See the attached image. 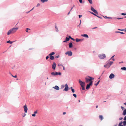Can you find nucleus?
I'll return each mask as SVG.
<instances>
[{
  "mask_svg": "<svg viewBox=\"0 0 126 126\" xmlns=\"http://www.w3.org/2000/svg\"><path fill=\"white\" fill-rule=\"evenodd\" d=\"M18 27L12 28L8 31L7 35H9L11 34L14 33L18 30Z\"/></svg>",
  "mask_w": 126,
  "mask_h": 126,
  "instance_id": "obj_1",
  "label": "nucleus"
},
{
  "mask_svg": "<svg viewBox=\"0 0 126 126\" xmlns=\"http://www.w3.org/2000/svg\"><path fill=\"white\" fill-rule=\"evenodd\" d=\"M85 79L86 80V83H88L89 82H92V83L93 81L92 80H94V78L93 77L88 76L85 78Z\"/></svg>",
  "mask_w": 126,
  "mask_h": 126,
  "instance_id": "obj_2",
  "label": "nucleus"
},
{
  "mask_svg": "<svg viewBox=\"0 0 126 126\" xmlns=\"http://www.w3.org/2000/svg\"><path fill=\"white\" fill-rule=\"evenodd\" d=\"M113 63V62L112 61H109L106 64L104 65V67L108 68Z\"/></svg>",
  "mask_w": 126,
  "mask_h": 126,
  "instance_id": "obj_3",
  "label": "nucleus"
},
{
  "mask_svg": "<svg viewBox=\"0 0 126 126\" xmlns=\"http://www.w3.org/2000/svg\"><path fill=\"white\" fill-rule=\"evenodd\" d=\"M98 57L100 59H103L105 58L106 57V56L105 54H99L98 55Z\"/></svg>",
  "mask_w": 126,
  "mask_h": 126,
  "instance_id": "obj_4",
  "label": "nucleus"
},
{
  "mask_svg": "<svg viewBox=\"0 0 126 126\" xmlns=\"http://www.w3.org/2000/svg\"><path fill=\"white\" fill-rule=\"evenodd\" d=\"M91 10L93 12H94L96 14H98V12L97 11L95 10L94 8L92 6L91 7Z\"/></svg>",
  "mask_w": 126,
  "mask_h": 126,
  "instance_id": "obj_5",
  "label": "nucleus"
},
{
  "mask_svg": "<svg viewBox=\"0 0 126 126\" xmlns=\"http://www.w3.org/2000/svg\"><path fill=\"white\" fill-rule=\"evenodd\" d=\"M79 81L80 83V85L81 86H84L85 85V83L84 82H83L80 80H79Z\"/></svg>",
  "mask_w": 126,
  "mask_h": 126,
  "instance_id": "obj_6",
  "label": "nucleus"
},
{
  "mask_svg": "<svg viewBox=\"0 0 126 126\" xmlns=\"http://www.w3.org/2000/svg\"><path fill=\"white\" fill-rule=\"evenodd\" d=\"M92 84V82H90V83L88 84L87 85L86 87V89L87 90H88L89 89L90 87V86Z\"/></svg>",
  "mask_w": 126,
  "mask_h": 126,
  "instance_id": "obj_7",
  "label": "nucleus"
},
{
  "mask_svg": "<svg viewBox=\"0 0 126 126\" xmlns=\"http://www.w3.org/2000/svg\"><path fill=\"white\" fill-rule=\"evenodd\" d=\"M23 108L24 111L25 113H26L27 112L28 108L27 105H25L23 106Z\"/></svg>",
  "mask_w": 126,
  "mask_h": 126,
  "instance_id": "obj_8",
  "label": "nucleus"
},
{
  "mask_svg": "<svg viewBox=\"0 0 126 126\" xmlns=\"http://www.w3.org/2000/svg\"><path fill=\"white\" fill-rule=\"evenodd\" d=\"M115 76L114 74L113 73L111 74L109 76V78L111 79L113 78Z\"/></svg>",
  "mask_w": 126,
  "mask_h": 126,
  "instance_id": "obj_9",
  "label": "nucleus"
},
{
  "mask_svg": "<svg viewBox=\"0 0 126 126\" xmlns=\"http://www.w3.org/2000/svg\"><path fill=\"white\" fill-rule=\"evenodd\" d=\"M56 66V64L55 62H53L52 66V68L53 70H55V69Z\"/></svg>",
  "mask_w": 126,
  "mask_h": 126,
  "instance_id": "obj_10",
  "label": "nucleus"
},
{
  "mask_svg": "<svg viewBox=\"0 0 126 126\" xmlns=\"http://www.w3.org/2000/svg\"><path fill=\"white\" fill-rule=\"evenodd\" d=\"M75 39H76V41L77 42H78L79 41L82 42L84 40V39H78V38H76Z\"/></svg>",
  "mask_w": 126,
  "mask_h": 126,
  "instance_id": "obj_11",
  "label": "nucleus"
},
{
  "mask_svg": "<svg viewBox=\"0 0 126 126\" xmlns=\"http://www.w3.org/2000/svg\"><path fill=\"white\" fill-rule=\"evenodd\" d=\"M65 54L66 55H68V56H71V51L67 52Z\"/></svg>",
  "mask_w": 126,
  "mask_h": 126,
  "instance_id": "obj_12",
  "label": "nucleus"
},
{
  "mask_svg": "<svg viewBox=\"0 0 126 126\" xmlns=\"http://www.w3.org/2000/svg\"><path fill=\"white\" fill-rule=\"evenodd\" d=\"M68 85H67V84H66L65 85V88L64 89V90L67 91L68 90Z\"/></svg>",
  "mask_w": 126,
  "mask_h": 126,
  "instance_id": "obj_13",
  "label": "nucleus"
},
{
  "mask_svg": "<svg viewBox=\"0 0 126 126\" xmlns=\"http://www.w3.org/2000/svg\"><path fill=\"white\" fill-rule=\"evenodd\" d=\"M81 36L85 38H88L89 37L88 35L86 34H82Z\"/></svg>",
  "mask_w": 126,
  "mask_h": 126,
  "instance_id": "obj_14",
  "label": "nucleus"
},
{
  "mask_svg": "<svg viewBox=\"0 0 126 126\" xmlns=\"http://www.w3.org/2000/svg\"><path fill=\"white\" fill-rule=\"evenodd\" d=\"M53 88H55L57 90H59V87L57 86H55V87H53Z\"/></svg>",
  "mask_w": 126,
  "mask_h": 126,
  "instance_id": "obj_15",
  "label": "nucleus"
},
{
  "mask_svg": "<svg viewBox=\"0 0 126 126\" xmlns=\"http://www.w3.org/2000/svg\"><path fill=\"white\" fill-rule=\"evenodd\" d=\"M65 40L63 41L64 42H66L67 41H68L70 39L68 37H66V38Z\"/></svg>",
  "mask_w": 126,
  "mask_h": 126,
  "instance_id": "obj_16",
  "label": "nucleus"
},
{
  "mask_svg": "<svg viewBox=\"0 0 126 126\" xmlns=\"http://www.w3.org/2000/svg\"><path fill=\"white\" fill-rule=\"evenodd\" d=\"M126 109H125L123 111V115H126Z\"/></svg>",
  "mask_w": 126,
  "mask_h": 126,
  "instance_id": "obj_17",
  "label": "nucleus"
},
{
  "mask_svg": "<svg viewBox=\"0 0 126 126\" xmlns=\"http://www.w3.org/2000/svg\"><path fill=\"white\" fill-rule=\"evenodd\" d=\"M123 123V122L122 121H121L119 124L118 126H123V125H122V124Z\"/></svg>",
  "mask_w": 126,
  "mask_h": 126,
  "instance_id": "obj_18",
  "label": "nucleus"
},
{
  "mask_svg": "<svg viewBox=\"0 0 126 126\" xmlns=\"http://www.w3.org/2000/svg\"><path fill=\"white\" fill-rule=\"evenodd\" d=\"M50 59L51 60H53L54 58V57L52 55H50Z\"/></svg>",
  "mask_w": 126,
  "mask_h": 126,
  "instance_id": "obj_19",
  "label": "nucleus"
},
{
  "mask_svg": "<svg viewBox=\"0 0 126 126\" xmlns=\"http://www.w3.org/2000/svg\"><path fill=\"white\" fill-rule=\"evenodd\" d=\"M121 69L123 70L126 71V68L125 67H121Z\"/></svg>",
  "mask_w": 126,
  "mask_h": 126,
  "instance_id": "obj_20",
  "label": "nucleus"
},
{
  "mask_svg": "<svg viewBox=\"0 0 126 126\" xmlns=\"http://www.w3.org/2000/svg\"><path fill=\"white\" fill-rule=\"evenodd\" d=\"M99 118L101 120H102L103 119V118L102 115H99Z\"/></svg>",
  "mask_w": 126,
  "mask_h": 126,
  "instance_id": "obj_21",
  "label": "nucleus"
},
{
  "mask_svg": "<svg viewBox=\"0 0 126 126\" xmlns=\"http://www.w3.org/2000/svg\"><path fill=\"white\" fill-rule=\"evenodd\" d=\"M103 16L106 19H107V18H108V19H111L112 18L111 17H107V16Z\"/></svg>",
  "mask_w": 126,
  "mask_h": 126,
  "instance_id": "obj_22",
  "label": "nucleus"
},
{
  "mask_svg": "<svg viewBox=\"0 0 126 126\" xmlns=\"http://www.w3.org/2000/svg\"><path fill=\"white\" fill-rule=\"evenodd\" d=\"M123 125L124 126H125L126 125V120L124 121L123 122Z\"/></svg>",
  "mask_w": 126,
  "mask_h": 126,
  "instance_id": "obj_23",
  "label": "nucleus"
},
{
  "mask_svg": "<svg viewBox=\"0 0 126 126\" xmlns=\"http://www.w3.org/2000/svg\"><path fill=\"white\" fill-rule=\"evenodd\" d=\"M48 1V0H41V1L43 3L47 2Z\"/></svg>",
  "mask_w": 126,
  "mask_h": 126,
  "instance_id": "obj_24",
  "label": "nucleus"
},
{
  "mask_svg": "<svg viewBox=\"0 0 126 126\" xmlns=\"http://www.w3.org/2000/svg\"><path fill=\"white\" fill-rule=\"evenodd\" d=\"M14 42V41L12 42V41H11L10 40H9L7 41V43H9L10 44H11L13 43V42Z\"/></svg>",
  "mask_w": 126,
  "mask_h": 126,
  "instance_id": "obj_25",
  "label": "nucleus"
},
{
  "mask_svg": "<svg viewBox=\"0 0 126 126\" xmlns=\"http://www.w3.org/2000/svg\"><path fill=\"white\" fill-rule=\"evenodd\" d=\"M55 27L56 29V31L57 32H58V29L56 25H55Z\"/></svg>",
  "mask_w": 126,
  "mask_h": 126,
  "instance_id": "obj_26",
  "label": "nucleus"
},
{
  "mask_svg": "<svg viewBox=\"0 0 126 126\" xmlns=\"http://www.w3.org/2000/svg\"><path fill=\"white\" fill-rule=\"evenodd\" d=\"M89 3L91 4H92V0H87Z\"/></svg>",
  "mask_w": 126,
  "mask_h": 126,
  "instance_id": "obj_27",
  "label": "nucleus"
},
{
  "mask_svg": "<svg viewBox=\"0 0 126 126\" xmlns=\"http://www.w3.org/2000/svg\"><path fill=\"white\" fill-rule=\"evenodd\" d=\"M114 55L113 56H112L111 57V58L109 60H110L111 59L113 61H114L115 60V59H114V58H113V57H114Z\"/></svg>",
  "mask_w": 126,
  "mask_h": 126,
  "instance_id": "obj_28",
  "label": "nucleus"
},
{
  "mask_svg": "<svg viewBox=\"0 0 126 126\" xmlns=\"http://www.w3.org/2000/svg\"><path fill=\"white\" fill-rule=\"evenodd\" d=\"M55 54V53L54 52H51L50 54L49 55H53Z\"/></svg>",
  "mask_w": 126,
  "mask_h": 126,
  "instance_id": "obj_29",
  "label": "nucleus"
},
{
  "mask_svg": "<svg viewBox=\"0 0 126 126\" xmlns=\"http://www.w3.org/2000/svg\"><path fill=\"white\" fill-rule=\"evenodd\" d=\"M51 74L52 75H54V76H55V72H52L51 73Z\"/></svg>",
  "mask_w": 126,
  "mask_h": 126,
  "instance_id": "obj_30",
  "label": "nucleus"
},
{
  "mask_svg": "<svg viewBox=\"0 0 126 126\" xmlns=\"http://www.w3.org/2000/svg\"><path fill=\"white\" fill-rule=\"evenodd\" d=\"M123 18H115V19H117L118 20H120V19H123Z\"/></svg>",
  "mask_w": 126,
  "mask_h": 126,
  "instance_id": "obj_31",
  "label": "nucleus"
},
{
  "mask_svg": "<svg viewBox=\"0 0 126 126\" xmlns=\"http://www.w3.org/2000/svg\"><path fill=\"white\" fill-rule=\"evenodd\" d=\"M100 82V81L99 80V81H98L97 82L96 84H95V85L96 86H97L99 84V82Z\"/></svg>",
  "mask_w": 126,
  "mask_h": 126,
  "instance_id": "obj_32",
  "label": "nucleus"
},
{
  "mask_svg": "<svg viewBox=\"0 0 126 126\" xmlns=\"http://www.w3.org/2000/svg\"><path fill=\"white\" fill-rule=\"evenodd\" d=\"M79 2L81 3H83V2L82 1V0H79Z\"/></svg>",
  "mask_w": 126,
  "mask_h": 126,
  "instance_id": "obj_33",
  "label": "nucleus"
},
{
  "mask_svg": "<svg viewBox=\"0 0 126 126\" xmlns=\"http://www.w3.org/2000/svg\"><path fill=\"white\" fill-rule=\"evenodd\" d=\"M82 87V90H85V88L84 87V86H81Z\"/></svg>",
  "mask_w": 126,
  "mask_h": 126,
  "instance_id": "obj_34",
  "label": "nucleus"
},
{
  "mask_svg": "<svg viewBox=\"0 0 126 126\" xmlns=\"http://www.w3.org/2000/svg\"><path fill=\"white\" fill-rule=\"evenodd\" d=\"M73 96L75 97V98H76L77 97V95L76 94H73Z\"/></svg>",
  "mask_w": 126,
  "mask_h": 126,
  "instance_id": "obj_35",
  "label": "nucleus"
},
{
  "mask_svg": "<svg viewBox=\"0 0 126 126\" xmlns=\"http://www.w3.org/2000/svg\"><path fill=\"white\" fill-rule=\"evenodd\" d=\"M30 29H29V28H27L26 29V31L27 32H28V30H30Z\"/></svg>",
  "mask_w": 126,
  "mask_h": 126,
  "instance_id": "obj_36",
  "label": "nucleus"
},
{
  "mask_svg": "<svg viewBox=\"0 0 126 126\" xmlns=\"http://www.w3.org/2000/svg\"><path fill=\"white\" fill-rule=\"evenodd\" d=\"M71 91L73 93H74L75 92V90L74 89H72V87H71Z\"/></svg>",
  "mask_w": 126,
  "mask_h": 126,
  "instance_id": "obj_37",
  "label": "nucleus"
},
{
  "mask_svg": "<svg viewBox=\"0 0 126 126\" xmlns=\"http://www.w3.org/2000/svg\"><path fill=\"white\" fill-rule=\"evenodd\" d=\"M90 13L91 14H93V15H94L95 16L96 15V14H95V13H93V12H90Z\"/></svg>",
  "mask_w": 126,
  "mask_h": 126,
  "instance_id": "obj_38",
  "label": "nucleus"
},
{
  "mask_svg": "<svg viewBox=\"0 0 126 126\" xmlns=\"http://www.w3.org/2000/svg\"><path fill=\"white\" fill-rule=\"evenodd\" d=\"M95 16H96L97 17H99V18H101V19L102 18V17H101L99 16H98L96 14V15H95Z\"/></svg>",
  "mask_w": 126,
  "mask_h": 126,
  "instance_id": "obj_39",
  "label": "nucleus"
},
{
  "mask_svg": "<svg viewBox=\"0 0 126 126\" xmlns=\"http://www.w3.org/2000/svg\"><path fill=\"white\" fill-rule=\"evenodd\" d=\"M69 47L70 48H71V42L69 44Z\"/></svg>",
  "mask_w": 126,
  "mask_h": 126,
  "instance_id": "obj_40",
  "label": "nucleus"
},
{
  "mask_svg": "<svg viewBox=\"0 0 126 126\" xmlns=\"http://www.w3.org/2000/svg\"><path fill=\"white\" fill-rule=\"evenodd\" d=\"M80 23L79 24L78 26V27H80L79 25H80V24H81V21L80 20Z\"/></svg>",
  "mask_w": 126,
  "mask_h": 126,
  "instance_id": "obj_41",
  "label": "nucleus"
},
{
  "mask_svg": "<svg viewBox=\"0 0 126 126\" xmlns=\"http://www.w3.org/2000/svg\"><path fill=\"white\" fill-rule=\"evenodd\" d=\"M60 66H62V67H63V69L64 70H65V68H64V67L63 65H60Z\"/></svg>",
  "mask_w": 126,
  "mask_h": 126,
  "instance_id": "obj_42",
  "label": "nucleus"
},
{
  "mask_svg": "<svg viewBox=\"0 0 126 126\" xmlns=\"http://www.w3.org/2000/svg\"><path fill=\"white\" fill-rule=\"evenodd\" d=\"M32 116L35 117V116L36 115L34 113V114H32Z\"/></svg>",
  "mask_w": 126,
  "mask_h": 126,
  "instance_id": "obj_43",
  "label": "nucleus"
},
{
  "mask_svg": "<svg viewBox=\"0 0 126 126\" xmlns=\"http://www.w3.org/2000/svg\"><path fill=\"white\" fill-rule=\"evenodd\" d=\"M82 15H79V18H80L81 17H82Z\"/></svg>",
  "mask_w": 126,
  "mask_h": 126,
  "instance_id": "obj_44",
  "label": "nucleus"
},
{
  "mask_svg": "<svg viewBox=\"0 0 126 126\" xmlns=\"http://www.w3.org/2000/svg\"><path fill=\"white\" fill-rule=\"evenodd\" d=\"M120 31H115V32L116 33H120Z\"/></svg>",
  "mask_w": 126,
  "mask_h": 126,
  "instance_id": "obj_45",
  "label": "nucleus"
},
{
  "mask_svg": "<svg viewBox=\"0 0 126 126\" xmlns=\"http://www.w3.org/2000/svg\"><path fill=\"white\" fill-rule=\"evenodd\" d=\"M121 15H125V13H122L121 14Z\"/></svg>",
  "mask_w": 126,
  "mask_h": 126,
  "instance_id": "obj_46",
  "label": "nucleus"
},
{
  "mask_svg": "<svg viewBox=\"0 0 126 126\" xmlns=\"http://www.w3.org/2000/svg\"><path fill=\"white\" fill-rule=\"evenodd\" d=\"M124 120H126V116H125L124 119Z\"/></svg>",
  "mask_w": 126,
  "mask_h": 126,
  "instance_id": "obj_47",
  "label": "nucleus"
},
{
  "mask_svg": "<svg viewBox=\"0 0 126 126\" xmlns=\"http://www.w3.org/2000/svg\"><path fill=\"white\" fill-rule=\"evenodd\" d=\"M26 115V114L24 113L23 114V117H24Z\"/></svg>",
  "mask_w": 126,
  "mask_h": 126,
  "instance_id": "obj_48",
  "label": "nucleus"
},
{
  "mask_svg": "<svg viewBox=\"0 0 126 126\" xmlns=\"http://www.w3.org/2000/svg\"><path fill=\"white\" fill-rule=\"evenodd\" d=\"M40 4L39 3H38L37 4V7L39 6H40Z\"/></svg>",
  "mask_w": 126,
  "mask_h": 126,
  "instance_id": "obj_49",
  "label": "nucleus"
},
{
  "mask_svg": "<svg viewBox=\"0 0 126 126\" xmlns=\"http://www.w3.org/2000/svg\"><path fill=\"white\" fill-rule=\"evenodd\" d=\"M123 119L122 117H120L119 119V120H122Z\"/></svg>",
  "mask_w": 126,
  "mask_h": 126,
  "instance_id": "obj_50",
  "label": "nucleus"
},
{
  "mask_svg": "<svg viewBox=\"0 0 126 126\" xmlns=\"http://www.w3.org/2000/svg\"><path fill=\"white\" fill-rule=\"evenodd\" d=\"M49 58V56H47V57H46V59L47 60V59H48V58Z\"/></svg>",
  "mask_w": 126,
  "mask_h": 126,
  "instance_id": "obj_51",
  "label": "nucleus"
},
{
  "mask_svg": "<svg viewBox=\"0 0 126 126\" xmlns=\"http://www.w3.org/2000/svg\"><path fill=\"white\" fill-rule=\"evenodd\" d=\"M58 73V75H61V74L60 72H59Z\"/></svg>",
  "mask_w": 126,
  "mask_h": 126,
  "instance_id": "obj_52",
  "label": "nucleus"
},
{
  "mask_svg": "<svg viewBox=\"0 0 126 126\" xmlns=\"http://www.w3.org/2000/svg\"><path fill=\"white\" fill-rule=\"evenodd\" d=\"M55 75H58V73L57 72H55Z\"/></svg>",
  "mask_w": 126,
  "mask_h": 126,
  "instance_id": "obj_53",
  "label": "nucleus"
},
{
  "mask_svg": "<svg viewBox=\"0 0 126 126\" xmlns=\"http://www.w3.org/2000/svg\"><path fill=\"white\" fill-rule=\"evenodd\" d=\"M121 108L122 110H123L124 109V107H123L121 106Z\"/></svg>",
  "mask_w": 126,
  "mask_h": 126,
  "instance_id": "obj_54",
  "label": "nucleus"
},
{
  "mask_svg": "<svg viewBox=\"0 0 126 126\" xmlns=\"http://www.w3.org/2000/svg\"><path fill=\"white\" fill-rule=\"evenodd\" d=\"M118 30H120V31H123V29H118Z\"/></svg>",
  "mask_w": 126,
  "mask_h": 126,
  "instance_id": "obj_55",
  "label": "nucleus"
},
{
  "mask_svg": "<svg viewBox=\"0 0 126 126\" xmlns=\"http://www.w3.org/2000/svg\"><path fill=\"white\" fill-rule=\"evenodd\" d=\"M120 33H121L122 34H124V33L123 32H120Z\"/></svg>",
  "mask_w": 126,
  "mask_h": 126,
  "instance_id": "obj_56",
  "label": "nucleus"
},
{
  "mask_svg": "<svg viewBox=\"0 0 126 126\" xmlns=\"http://www.w3.org/2000/svg\"><path fill=\"white\" fill-rule=\"evenodd\" d=\"M12 76L14 78H16L17 77V76L16 75H15V76H14L13 75H12Z\"/></svg>",
  "mask_w": 126,
  "mask_h": 126,
  "instance_id": "obj_57",
  "label": "nucleus"
},
{
  "mask_svg": "<svg viewBox=\"0 0 126 126\" xmlns=\"http://www.w3.org/2000/svg\"><path fill=\"white\" fill-rule=\"evenodd\" d=\"M123 31L125 32H126V28L125 29H123Z\"/></svg>",
  "mask_w": 126,
  "mask_h": 126,
  "instance_id": "obj_58",
  "label": "nucleus"
},
{
  "mask_svg": "<svg viewBox=\"0 0 126 126\" xmlns=\"http://www.w3.org/2000/svg\"><path fill=\"white\" fill-rule=\"evenodd\" d=\"M37 113V111H35L34 112V113L35 114H36Z\"/></svg>",
  "mask_w": 126,
  "mask_h": 126,
  "instance_id": "obj_59",
  "label": "nucleus"
},
{
  "mask_svg": "<svg viewBox=\"0 0 126 126\" xmlns=\"http://www.w3.org/2000/svg\"><path fill=\"white\" fill-rule=\"evenodd\" d=\"M97 28V27H95L92 28L93 29H94Z\"/></svg>",
  "mask_w": 126,
  "mask_h": 126,
  "instance_id": "obj_60",
  "label": "nucleus"
},
{
  "mask_svg": "<svg viewBox=\"0 0 126 126\" xmlns=\"http://www.w3.org/2000/svg\"><path fill=\"white\" fill-rule=\"evenodd\" d=\"M71 40H73V41H74L75 40V39H74V38H72L71 37Z\"/></svg>",
  "mask_w": 126,
  "mask_h": 126,
  "instance_id": "obj_61",
  "label": "nucleus"
},
{
  "mask_svg": "<svg viewBox=\"0 0 126 126\" xmlns=\"http://www.w3.org/2000/svg\"><path fill=\"white\" fill-rule=\"evenodd\" d=\"M64 87V85H62V88H63Z\"/></svg>",
  "mask_w": 126,
  "mask_h": 126,
  "instance_id": "obj_62",
  "label": "nucleus"
},
{
  "mask_svg": "<svg viewBox=\"0 0 126 126\" xmlns=\"http://www.w3.org/2000/svg\"><path fill=\"white\" fill-rule=\"evenodd\" d=\"M66 114V113L65 112H64L63 113V115L65 114Z\"/></svg>",
  "mask_w": 126,
  "mask_h": 126,
  "instance_id": "obj_63",
  "label": "nucleus"
},
{
  "mask_svg": "<svg viewBox=\"0 0 126 126\" xmlns=\"http://www.w3.org/2000/svg\"><path fill=\"white\" fill-rule=\"evenodd\" d=\"M124 105H126V102H125V103H124Z\"/></svg>",
  "mask_w": 126,
  "mask_h": 126,
  "instance_id": "obj_64",
  "label": "nucleus"
}]
</instances>
